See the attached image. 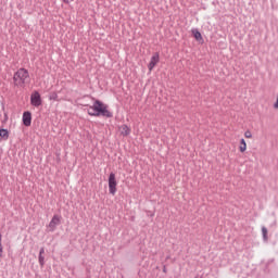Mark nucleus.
I'll return each instance as SVG.
<instances>
[{"instance_id":"nucleus-18","label":"nucleus","mask_w":278,"mask_h":278,"mask_svg":"<svg viewBox=\"0 0 278 278\" xmlns=\"http://www.w3.org/2000/svg\"><path fill=\"white\" fill-rule=\"evenodd\" d=\"M274 108H275V110H278V96H277V100H276V102L274 104Z\"/></svg>"},{"instance_id":"nucleus-9","label":"nucleus","mask_w":278,"mask_h":278,"mask_svg":"<svg viewBox=\"0 0 278 278\" xmlns=\"http://www.w3.org/2000/svg\"><path fill=\"white\" fill-rule=\"evenodd\" d=\"M191 34L198 42H203V35H201V31H199V29L193 28L191 30Z\"/></svg>"},{"instance_id":"nucleus-20","label":"nucleus","mask_w":278,"mask_h":278,"mask_svg":"<svg viewBox=\"0 0 278 278\" xmlns=\"http://www.w3.org/2000/svg\"><path fill=\"white\" fill-rule=\"evenodd\" d=\"M163 273H166V267L163 268Z\"/></svg>"},{"instance_id":"nucleus-3","label":"nucleus","mask_w":278,"mask_h":278,"mask_svg":"<svg viewBox=\"0 0 278 278\" xmlns=\"http://www.w3.org/2000/svg\"><path fill=\"white\" fill-rule=\"evenodd\" d=\"M116 186H118V182L116 181V174L111 173L109 176V191L113 197L116 194Z\"/></svg>"},{"instance_id":"nucleus-5","label":"nucleus","mask_w":278,"mask_h":278,"mask_svg":"<svg viewBox=\"0 0 278 278\" xmlns=\"http://www.w3.org/2000/svg\"><path fill=\"white\" fill-rule=\"evenodd\" d=\"M157 64H160V53L156 52L151 56V60L148 64L149 73H151L155 66H157Z\"/></svg>"},{"instance_id":"nucleus-13","label":"nucleus","mask_w":278,"mask_h":278,"mask_svg":"<svg viewBox=\"0 0 278 278\" xmlns=\"http://www.w3.org/2000/svg\"><path fill=\"white\" fill-rule=\"evenodd\" d=\"M262 233L265 242L268 240V229L266 227L262 228Z\"/></svg>"},{"instance_id":"nucleus-7","label":"nucleus","mask_w":278,"mask_h":278,"mask_svg":"<svg viewBox=\"0 0 278 278\" xmlns=\"http://www.w3.org/2000/svg\"><path fill=\"white\" fill-rule=\"evenodd\" d=\"M118 131L121 132V136L127 137L129 134H131V128L125 124L118 127Z\"/></svg>"},{"instance_id":"nucleus-2","label":"nucleus","mask_w":278,"mask_h":278,"mask_svg":"<svg viewBox=\"0 0 278 278\" xmlns=\"http://www.w3.org/2000/svg\"><path fill=\"white\" fill-rule=\"evenodd\" d=\"M27 79H29V72L26 68H20L13 75V84L17 88H25Z\"/></svg>"},{"instance_id":"nucleus-17","label":"nucleus","mask_w":278,"mask_h":278,"mask_svg":"<svg viewBox=\"0 0 278 278\" xmlns=\"http://www.w3.org/2000/svg\"><path fill=\"white\" fill-rule=\"evenodd\" d=\"M63 1V3H65L66 5H68L70 3H73V1H75V0H62Z\"/></svg>"},{"instance_id":"nucleus-16","label":"nucleus","mask_w":278,"mask_h":278,"mask_svg":"<svg viewBox=\"0 0 278 278\" xmlns=\"http://www.w3.org/2000/svg\"><path fill=\"white\" fill-rule=\"evenodd\" d=\"M50 101H58V93H52L50 96Z\"/></svg>"},{"instance_id":"nucleus-15","label":"nucleus","mask_w":278,"mask_h":278,"mask_svg":"<svg viewBox=\"0 0 278 278\" xmlns=\"http://www.w3.org/2000/svg\"><path fill=\"white\" fill-rule=\"evenodd\" d=\"M244 138H248V139L253 138V134L251 132V130H247V131L244 132Z\"/></svg>"},{"instance_id":"nucleus-12","label":"nucleus","mask_w":278,"mask_h":278,"mask_svg":"<svg viewBox=\"0 0 278 278\" xmlns=\"http://www.w3.org/2000/svg\"><path fill=\"white\" fill-rule=\"evenodd\" d=\"M45 254V249L41 248L40 252H39V264L40 266H45V256H42Z\"/></svg>"},{"instance_id":"nucleus-6","label":"nucleus","mask_w":278,"mask_h":278,"mask_svg":"<svg viewBox=\"0 0 278 278\" xmlns=\"http://www.w3.org/2000/svg\"><path fill=\"white\" fill-rule=\"evenodd\" d=\"M62 223V217L60 215H54L48 225L49 231H55V227Z\"/></svg>"},{"instance_id":"nucleus-14","label":"nucleus","mask_w":278,"mask_h":278,"mask_svg":"<svg viewBox=\"0 0 278 278\" xmlns=\"http://www.w3.org/2000/svg\"><path fill=\"white\" fill-rule=\"evenodd\" d=\"M3 236L0 232V257H3V243H2Z\"/></svg>"},{"instance_id":"nucleus-1","label":"nucleus","mask_w":278,"mask_h":278,"mask_svg":"<svg viewBox=\"0 0 278 278\" xmlns=\"http://www.w3.org/2000/svg\"><path fill=\"white\" fill-rule=\"evenodd\" d=\"M89 116H105V118H112V112L108 110V105L103 102L96 100L92 105L87 110Z\"/></svg>"},{"instance_id":"nucleus-19","label":"nucleus","mask_w":278,"mask_h":278,"mask_svg":"<svg viewBox=\"0 0 278 278\" xmlns=\"http://www.w3.org/2000/svg\"><path fill=\"white\" fill-rule=\"evenodd\" d=\"M4 116H5V121H8V114H4Z\"/></svg>"},{"instance_id":"nucleus-8","label":"nucleus","mask_w":278,"mask_h":278,"mask_svg":"<svg viewBox=\"0 0 278 278\" xmlns=\"http://www.w3.org/2000/svg\"><path fill=\"white\" fill-rule=\"evenodd\" d=\"M23 123L25 127H29L31 125V113L30 112H24L23 113Z\"/></svg>"},{"instance_id":"nucleus-10","label":"nucleus","mask_w":278,"mask_h":278,"mask_svg":"<svg viewBox=\"0 0 278 278\" xmlns=\"http://www.w3.org/2000/svg\"><path fill=\"white\" fill-rule=\"evenodd\" d=\"M239 151L240 153H244L247 151V141L244 139L240 140Z\"/></svg>"},{"instance_id":"nucleus-4","label":"nucleus","mask_w":278,"mask_h":278,"mask_svg":"<svg viewBox=\"0 0 278 278\" xmlns=\"http://www.w3.org/2000/svg\"><path fill=\"white\" fill-rule=\"evenodd\" d=\"M30 104L34 105V108H40V105H42V98L40 97V93L38 91H34L31 93Z\"/></svg>"},{"instance_id":"nucleus-11","label":"nucleus","mask_w":278,"mask_h":278,"mask_svg":"<svg viewBox=\"0 0 278 278\" xmlns=\"http://www.w3.org/2000/svg\"><path fill=\"white\" fill-rule=\"evenodd\" d=\"M0 138H3L4 140H8L10 138V132L8 129H0Z\"/></svg>"}]
</instances>
